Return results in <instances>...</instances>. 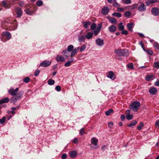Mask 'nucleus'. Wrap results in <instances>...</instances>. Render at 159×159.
I'll return each mask as SVG.
<instances>
[{"mask_svg":"<svg viewBox=\"0 0 159 159\" xmlns=\"http://www.w3.org/2000/svg\"><path fill=\"white\" fill-rule=\"evenodd\" d=\"M9 99L8 98H6L0 100V104H2L4 103H7L9 102Z\"/></svg>","mask_w":159,"mask_h":159,"instance_id":"obj_25","label":"nucleus"},{"mask_svg":"<svg viewBox=\"0 0 159 159\" xmlns=\"http://www.w3.org/2000/svg\"><path fill=\"white\" fill-rule=\"evenodd\" d=\"M55 83V81L52 79H49L48 81V84L50 85H53Z\"/></svg>","mask_w":159,"mask_h":159,"instance_id":"obj_34","label":"nucleus"},{"mask_svg":"<svg viewBox=\"0 0 159 159\" xmlns=\"http://www.w3.org/2000/svg\"><path fill=\"white\" fill-rule=\"evenodd\" d=\"M155 125L156 127H159V120L156 121L155 123Z\"/></svg>","mask_w":159,"mask_h":159,"instance_id":"obj_63","label":"nucleus"},{"mask_svg":"<svg viewBox=\"0 0 159 159\" xmlns=\"http://www.w3.org/2000/svg\"><path fill=\"white\" fill-rule=\"evenodd\" d=\"M86 48V45L85 44H84L82 45L80 48H79L80 51V52H83L85 49Z\"/></svg>","mask_w":159,"mask_h":159,"instance_id":"obj_40","label":"nucleus"},{"mask_svg":"<svg viewBox=\"0 0 159 159\" xmlns=\"http://www.w3.org/2000/svg\"><path fill=\"white\" fill-rule=\"evenodd\" d=\"M109 21L112 24H116L117 22L116 19L113 17H111L109 19Z\"/></svg>","mask_w":159,"mask_h":159,"instance_id":"obj_28","label":"nucleus"},{"mask_svg":"<svg viewBox=\"0 0 159 159\" xmlns=\"http://www.w3.org/2000/svg\"><path fill=\"white\" fill-rule=\"evenodd\" d=\"M25 12L28 15H30L31 13V11L30 10L28 9L27 8L25 11Z\"/></svg>","mask_w":159,"mask_h":159,"instance_id":"obj_55","label":"nucleus"},{"mask_svg":"<svg viewBox=\"0 0 159 159\" xmlns=\"http://www.w3.org/2000/svg\"><path fill=\"white\" fill-rule=\"evenodd\" d=\"M109 9L107 6L103 7L101 10L102 13L104 15L107 14L109 11Z\"/></svg>","mask_w":159,"mask_h":159,"instance_id":"obj_13","label":"nucleus"},{"mask_svg":"<svg viewBox=\"0 0 159 159\" xmlns=\"http://www.w3.org/2000/svg\"><path fill=\"white\" fill-rule=\"evenodd\" d=\"M140 104L139 102L135 101L130 104V109L133 111H136L140 107Z\"/></svg>","mask_w":159,"mask_h":159,"instance_id":"obj_4","label":"nucleus"},{"mask_svg":"<svg viewBox=\"0 0 159 159\" xmlns=\"http://www.w3.org/2000/svg\"><path fill=\"white\" fill-rule=\"evenodd\" d=\"M24 92L23 91H20L17 93L16 97L18 99L20 98L23 95Z\"/></svg>","mask_w":159,"mask_h":159,"instance_id":"obj_36","label":"nucleus"},{"mask_svg":"<svg viewBox=\"0 0 159 159\" xmlns=\"http://www.w3.org/2000/svg\"><path fill=\"white\" fill-rule=\"evenodd\" d=\"M51 61H45L41 62L39 66L46 67L50 66L51 64Z\"/></svg>","mask_w":159,"mask_h":159,"instance_id":"obj_6","label":"nucleus"},{"mask_svg":"<svg viewBox=\"0 0 159 159\" xmlns=\"http://www.w3.org/2000/svg\"><path fill=\"white\" fill-rule=\"evenodd\" d=\"M122 22H120L118 25V30H123L124 29V26L123 25Z\"/></svg>","mask_w":159,"mask_h":159,"instance_id":"obj_31","label":"nucleus"},{"mask_svg":"<svg viewBox=\"0 0 159 159\" xmlns=\"http://www.w3.org/2000/svg\"><path fill=\"white\" fill-rule=\"evenodd\" d=\"M138 4H134L130 5V10H133L136 9L138 7Z\"/></svg>","mask_w":159,"mask_h":159,"instance_id":"obj_39","label":"nucleus"},{"mask_svg":"<svg viewBox=\"0 0 159 159\" xmlns=\"http://www.w3.org/2000/svg\"><path fill=\"white\" fill-rule=\"evenodd\" d=\"M134 24L133 23H128L127 24V27L128 30L131 32H132V28L134 26Z\"/></svg>","mask_w":159,"mask_h":159,"instance_id":"obj_18","label":"nucleus"},{"mask_svg":"<svg viewBox=\"0 0 159 159\" xmlns=\"http://www.w3.org/2000/svg\"><path fill=\"white\" fill-rule=\"evenodd\" d=\"M107 76L112 80H114L115 79V76L113 72L112 71H109L107 73Z\"/></svg>","mask_w":159,"mask_h":159,"instance_id":"obj_16","label":"nucleus"},{"mask_svg":"<svg viewBox=\"0 0 159 159\" xmlns=\"http://www.w3.org/2000/svg\"><path fill=\"white\" fill-rule=\"evenodd\" d=\"M91 23L90 21L83 22L82 24L84 28L87 29L89 28V26L91 25Z\"/></svg>","mask_w":159,"mask_h":159,"instance_id":"obj_15","label":"nucleus"},{"mask_svg":"<svg viewBox=\"0 0 159 159\" xmlns=\"http://www.w3.org/2000/svg\"><path fill=\"white\" fill-rule=\"evenodd\" d=\"M2 4L4 7L6 8L7 7V4L5 1H3L2 2Z\"/></svg>","mask_w":159,"mask_h":159,"instance_id":"obj_62","label":"nucleus"},{"mask_svg":"<svg viewBox=\"0 0 159 159\" xmlns=\"http://www.w3.org/2000/svg\"><path fill=\"white\" fill-rule=\"evenodd\" d=\"M6 120V117L5 116H3L2 118L0 119V123L1 124H3L5 122Z\"/></svg>","mask_w":159,"mask_h":159,"instance_id":"obj_46","label":"nucleus"},{"mask_svg":"<svg viewBox=\"0 0 159 159\" xmlns=\"http://www.w3.org/2000/svg\"><path fill=\"white\" fill-rule=\"evenodd\" d=\"M16 12L17 17H20L22 15L21 9L19 7H17L16 9Z\"/></svg>","mask_w":159,"mask_h":159,"instance_id":"obj_20","label":"nucleus"},{"mask_svg":"<svg viewBox=\"0 0 159 159\" xmlns=\"http://www.w3.org/2000/svg\"><path fill=\"white\" fill-rule=\"evenodd\" d=\"M17 27V24L16 20L13 21L10 20L6 19L2 25V27L6 30L10 31L16 30Z\"/></svg>","mask_w":159,"mask_h":159,"instance_id":"obj_1","label":"nucleus"},{"mask_svg":"<svg viewBox=\"0 0 159 159\" xmlns=\"http://www.w3.org/2000/svg\"><path fill=\"white\" fill-rule=\"evenodd\" d=\"M121 34H123L126 35L128 34V32L127 30H123L121 32Z\"/></svg>","mask_w":159,"mask_h":159,"instance_id":"obj_54","label":"nucleus"},{"mask_svg":"<svg viewBox=\"0 0 159 159\" xmlns=\"http://www.w3.org/2000/svg\"><path fill=\"white\" fill-rule=\"evenodd\" d=\"M125 9L121 7H118L117 9V11L118 12H123L124 11Z\"/></svg>","mask_w":159,"mask_h":159,"instance_id":"obj_50","label":"nucleus"},{"mask_svg":"<svg viewBox=\"0 0 159 159\" xmlns=\"http://www.w3.org/2000/svg\"><path fill=\"white\" fill-rule=\"evenodd\" d=\"M153 46L154 48L159 50V44L157 42H155L153 43Z\"/></svg>","mask_w":159,"mask_h":159,"instance_id":"obj_44","label":"nucleus"},{"mask_svg":"<svg viewBox=\"0 0 159 159\" xmlns=\"http://www.w3.org/2000/svg\"><path fill=\"white\" fill-rule=\"evenodd\" d=\"M79 49V47H75L74 49H73L70 53V56L72 57L76 54L78 52Z\"/></svg>","mask_w":159,"mask_h":159,"instance_id":"obj_14","label":"nucleus"},{"mask_svg":"<svg viewBox=\"0 0 159 159\" xmlns=\"http://www.w3.org/2000/svg\"><path fill=\"white\" fill-rule=\"evenodd\" d=\"M112 15L114 16H116L118 18L120 17L121 16V14L119 12H114L112 14Z\"/></svg>","mask_w":159,"mask_h":159,"instance_id":"obj_33","label":"nucleus"},{"mask_svg":"<svg viewBox=\"0 0 159 159\" xmlns=\"http://www.w3.org/2000/svg\"><path fill=\"white\" fill-rule=\"evenodd\" d=\"M157 89L155 87H152L149 89V93L151 94H155L157 92Z\"/></svg>","mask_w":159,"mask_h":159,"instance_id":"obj_19","label":"nucleus"},{"mask_svg":"<svg viewBox=\"0 0 159 159\" xmlns=\"http://www.w3.org/2000/svg\"><path fill=\"white\" fill-rule=\"evenodd\" d=\"M138 7V10L140 12L144 11L146 9V6L143 3H141Z\"/></svg>","mask_w":159,"mask_h":159,"instance_id":"obj_8","label":"nucleus"},{"mask_svg":"<svg viewBox=\"0 0 159 159\" xmlns=\"http://www.w3.org/2000/svg\"><path fill=\"white\" fill-rule=\"evenodd\" d=\"M153 67L157 69H159V61H157L154 63Z\"/></svg>","mask_w":159,"mask_h":159,"instance_id":"obj_35","label":"nucleus"},{"mask_svg":"<svg viewBox=\"0 0 159 159\" xmlns=\"http://www.w3.org/2000/svg\"><path fill=\"white\" fill-rule=\"evenodd\" d=\"M113 5L115 7H117L120 6V4H119L116 2H113Z\"/></svg>","mask_w":159,"mask_h":159,"instance_id":"obj_56","label":"nucleus"},{"mask_svg":"<svg viewBox=\"0 0 159 159\" xmlns=\"http://www.w3.org/2000/svg\"><path fill=\"white\" fill-rule=\"evenodd\" d=\"M90 26V29L91 30H94L95 29L96 27V25L94 23H93L92 24H91Z\"/></svg>","mask_w":159,"mask_h":159,"instance_id":"obj_45","label":"nucleus"},{"mask_svg":"<svg viewBox=\"0 0 159 159\" xmlns=\"http://www.w3.org/2000/svg\"><path fill=\"white\" fill-rule=\"evenodd\" d=\"M98 139L95 137H93L91 139V144L93 145L94 146V148H96L98 147Z\"/></svg>","mask_w":159,"mask_h":159,"instance_id":"obj_9","label":"nucleus"},{"mask_svg":"<svg viewBox=\"0 0 159 159\" xmlns=\"http://www.w3.org/2000/svg\"><path fill=\"white\" fill-rule=\"evenodd\" d=\"M55 59L58 62L63 61L65 60V58L61 56L58 55L56 57Z\"/></svg>","mask_w":159,"mask_h":159,"instance_id":"obj_17","label":"nucleus"},{"mask_svg":"<svg viewBox=\"0 0 159 159\" xmlns=\"http://www.w3.org/2000/svg\"><path fill=\"white\" fill-rule=\"evenodd\" d=\"M71 65V62L70 61H67L64 64V66L66 67H69Z\"/></svg>","mask_w":159,"mask_h":159,"instance_id":"obj_51","label":"nucleus"},{"mask_svg":"<svg viewBox=\"0 0 159 159\" xmlns=\"http://www.w3.org/2000/svg\"><path fill=\"white\" fill-rule=\"evenodd\" d=\"M130 111L129 110H127L126 111V118L128 120H132L133 118V115H130Z\"/></svg>","mask_w":159,"mask_h":159,"instance_id":"obj_12","label":"nucleus"},{"mask_svg":"<svg viewBox=\"0 0 159 159\" xmlns=\"http://www.w3.org/2000/svg\"><path fill=\"white\" fill-rule=\"evenodd\" d=\"M147 52L150 55H153V52L151 50H147Z\"/></svg>","mask_w":159,"mask_h":159,"instance_id":"obj_59","label":"nucleus"},{"mask_svg":"<svg viewBox=\"0 0 159 159\" xmlns=\"http://www.w3.org/2000/svg\"><path fill=\"white\" fill-rule=\"evenodd\" d=\"M95 43L97 45L99 46H102L104 44L103 40L100 38H98L96 40Z\"/></svg>","mask_w":159,"mask_h":159,"instance_id":"obj_10","label":"nucleus"},{"mask_svg":"<svg viewBox=\"0 0 159 159\" xmlns=\"http://www.w3.org/2000/svg\"><path fill=\"white\" fill-rule=\"evenodd\" d=\"M108 30L110 32L113 33L116 30V28L115 26L112 25L109 27Z\"/></svg>","mask_w":159,"mask_h":159,"instance_id":"obj_21","label":"nucleus"},{"mask_svg":"<svg viewBox=\"0 0 159 159\" xmlns=\"http://www.w3.org/2000/svg\"><path fill=\"white\" fill-rule=\"evenodd\" d=\"M19 5L20 7H22L24 6V3L23 1H21L19 3Z\"/></svg>","mask_w":159,"mask_h":159,"instance_id":"obj_61","label":"nucleus"},{"mask_svg":"<svg viewBox=\"0 0 159 159\" xmlns=\"http://www.w3.org/2000/svg\"><path fill=\"white\" fill-rule=\"evenodd\" d=\"M93 35V33L92 32H89L85 35V37L88 39H91Z\"/></svg>","mask_w":159,"mask_h":159,"instance_id":"obj_23","label":"nucleus"},{"mask_svg":"<svg viewBox=\"0 0 159 159\" xmlns=\"http://www.w3.org/2000/svg\"><path fill=\"white\" fill-rule=\"evenodd\" d=\"M84 133V130L83 128L81 129L80 131V134L81 135H82Z\"/></svg>","mask_w":159,"mask_h":159,"instance_id":"obj_60","label":"nucleus"},{"mask_svg":"<svg viewBox=\"0 0 159 159\" xmlns=\"http://www.w3.org/2000/svg\"><path fill=\"white\" fill-rule=\"evenodd\" d=\"M131 15V12L129 11L125 12L124 14L125 16L127 18H129Z\"/></svg>","mask_w":159,"mask_h":159,"instance_id":"obj_37","label":"nucleus"},{"mask_svg":"<svg viewBox=\"0 0 159 159\" xmlns=\"http://www.w3.org/2000/svg\"><path fill=\"white\" fill-rule=\"evenodd\" d=\"M152 13L155 16L159 15V9L157 7H153L151 10Z\"/></svg>","mask_w":159,"mask_h":159,"instance_id":"obj_11","label":"nucleus"},{"mask_svg":"<svg viewBox=\"0 0 159 159\" xmlns=\"http://www.w3.org/2000/svg\"><path fill=\"white\" fill-rule=\"evenodd\" d=\"M112 112H113V110L112 109H110L108 111H106L105 114L107 116H108Z\"/></svg>","mask_w":159,"mask_h":159,"instance_id":"obj_43","label":"nucleus"},{"mask_svg":"<svg viewBox=\"0 0 159 159\" xmlns=\"http://www.w3.org/2000/svg\"><path fill=\"white\" fill-rule=\"evenodd\" d=\"M5 37L7 40H9L11 38V35L9 32L5 31L2 32L0 36L1 40L4 42H5L7 41V40L4 38Z\"/></svg>","mask_w":159,"mask_h":159,"instance_id":"obj_3","label":"nucleus"},{"mask_svg":"<svg viewBox=\"0 0 159 159\" xmlns=\"http://www.w3.org/2000/svg\"><path fill=\"white\" fill-rule=\"evenodd\" d=\"M85 39V36H79L78 37V41L80 42H82L84 41Z\"/></svg>","mask_w":159,"mask_h":159,"instance_id":"obj_30","label":"nucleus"},{"mask_svg":"<svg viewBox=\"0 0 159 159\" xmlns=\"http://www.w3.org/2000/svg\"><path fill=\"white\" fill-rule=\"evenodd\" d=\"M36 5L38 7L42 6L43 4V2L41 0H39L36 2Z\"/></svg>","mask_w":159,"mask_h":159,"instance_id":"obj_42","label":"nucleus"},{"mask_svg":"<svg viewBox=\"0 0 159 159\" xmlns=\"http://www.w3.org/2000/svg\"><path fill=\"white\" fill-rule=\"evenodd\" d=\"M77 155V152L75 151H71L70 153V156L72 158L74 157Z\"/></svg>","mask_w":159,"mask_h":159,"instance_id":"obj_29","label":"nucleus"},{"mask_svg":"<svg viewBox=\"0 0 159 159\" xmlns=\"http://www.w3.org/2000/svg\"><path fill=\"white\" fill-rule=\"evenodd\" d=\"M55 89L58 92H59L61 90V87L59 85L56 86Z\"/></svg>","mask_w":159,"mask_h":159,"instance_id":"obj_53","label":"nucleus"},{"mask_svg":"<svg viewBox=\"0 0 159 159\" xmlns=\"http://www.w3.org/2000/svg\"><path fill=\"white\" fill-rule=\"evenodd\" d=\"M115 52L118 55L124 57H127L128 56V51L126 49H115Z\"/></svg>","mask_w":159,"mask_h":159,"instance_id":"obj_2","label":"nucleus"},{"mask_svg":"<svg viewBox=\"0 0 159 159\" xmlns=\"http://www.w3.org/2000/svg\"><path fill=\"white\" fill-rule=\"evenodd\" d=\"M67 157L66 154L64 153L62 155L61 158V159H66Z\"/></svg>","mask_w":159,"mask_h":159,"instance_id":"obj_57","label":"nucleus"},{"mask_svg":"<svg viewBox=\"0 0 159 159\" xmlns=\"http://www.w3.org/2000/svg\"><path fill=\"white\" fill-rule=\"evenodd\" d=\"M143 123L142 122H141L140 123V125L137 127V129L139 130H141L143 127Z\"/></svg>","mask_w":159,"mask_h":159,"instance_id":"obj_48","label":"nucleus"},{"mask_svg":"<svg viewBox=\"0 0 159 159\" xmlns=\"http://www.w3.org/2000/svg\"><path fill=\"white\" fill-rule=\"evenodd\" d=\"M19 90V88H16L15 89L11 88L8 90V93L12 96L16 95Z\"/></svg>","mask_w":159,"mask_h":159,"instance_id":"obj_5","label":"nucleus"},{"mask_svg":"<svg viewBox=\"0 0 159 159\" xmlns=\"http://www.w3.org/2000/svg\"><path fill=\"white\" fill-rule=\"evenodd\" d=\"M102 23H99L98 25L97 28L94 30L93 31V34L95 36H97L100 32V30L102 28Z\"/></svg>","mask_w":159,"mask_h":159,"instance_id":"obj_7","label":"nucleus"},{"mask_svg":"<svg viewBox=\"0 0 159 159\" xmlns=\"http://www.w3.org/2000/svg\"><path fill=\"white\" fill-rule=\"evenodd\" d=\"M157 1V0H148L145 2V3L147 6H149L151 4L154 3Z\"/></svg>","mask_w":159,"mask_h":159,"instance_id":"obj_22","label":"nucleus"},{"mask_svg":"<svg viewBox=\"0 0 159 159\" xmlns=\"http://www.w3.org/2000/svg\"><path fill=\"white\" fill-rule=\"evenodd\" d=\"M128 67L130 69H133V65L132 63H130L127 65Z\"/></svg>","mask_w":159,"mask_h":159,"instance_id":"obj_52","label":"nucleus"},{"mask_svg":"<svg viewBox=\"0 0 159 159\" xmlns=\"http://www.w3.org/2000/svg\"><path fill=\"white\" fill-rule=\"evenodd\" d=\"M122 3L126 4H130L131 3V0H122Z\"/></svg>","mask_w":159,"mask_h":159,"instance_id":"obj_41","label":"nucleus"},{"mask_svg":"<svg viewBox=\"0 0 159 159\" xmlns=\"http://www.w3.org/2000/svg\"><path fill=\"white\" fill-rule=\"evenodd\" d=\"M23 80L24 82L27 83H28L29 82V81H30V78L29 77H27L25 78H24L23 79Z\"/></svg>","mask_w":159,"mask_h":159,"instance_id":"obj_47","label":"nucleus"},{"mask_svg":"<svg viewBox=\"0 0 159 159\" xmlns=\"http://www.w3.org/2000/svg\"><path fill=\"white\" fill-rule=\"evenodd\" d=\"M137 123V121L136 120H133L131 121L130 123L127 125V126L129 127H131L134 126Z\"/></svg>","mask_w":159,"mask_h":159,"instance_id":"obj_27","label":"nucleus"},{"mask_svg":"<svg viewBox=\"0 0 159 159\" xmlns=\"http://www.w3.org/2000/svg\"><path fill=\"white\" fill-rule=\"evenodd\" d=\"M78 142V139L75 138L73 141L72 142L74 143H76Z\"/></svg>","mask_w":159,"mask_h":159,"instance_id":"obj_64","label":"nucleus"},{"mask_svg":"<svg viewBox=\"0 0 159 159\" xmlns=\"http://www.w3.org/2000/svg\"><path fill=\"white\" fill-rule=\"evenodd\" d=\"M74 47L72 45H69L67 48V50L68 52H72L73 49Z\"/></svg>","mask_w":159,"mask_h":159,"instance_id":"obj_38","label":"nucleus"},{"mask_svg":"<svg viewBox=\"0 0 159 159\" xmlns=\"http://www.w3.org/2000/svg\"><path fill=\"white\" fill-rule=\"evenodd\" d=\"M125 118V116L124 114H122L120 116V119L122 121H124Z\"/></svg>","mask_w":159,"mask_h":159,"instance_id":"obj_58","label":"nucleus"},{"mask_svg":"<svg viewBox=\"0 0 159 159\" xmlns=\"http://www.w3.org/2000/svg\"><path fill=\"white\" fill-rule=\"evenodd\" d=\"M154 75H147L145 77V79L147 81L152 80L153 79Z\"/></svg>","mask_w":159,"mask_h":159,"instance_id":"obj_26","label":"nucleus"},{"mask_svg":"<svg viewBox=\"0 0 159 159\" xmlns=\"http://www.w3.org/2000/svg\"><path fill=\"white\" fill-rule=\"evenodd\" d=\"M18 99L16 97H12L10 99V101L11 102L15 103Z\"/></svg>","mask_w":159,"mask_h":159,"instance_id":"obj_32","label":"nucleus"},{"mask_svg":"<svg viewBox=\"0 0 159 159\" xmlns=\"http://www.w3.org/2000/svg\"><path fill=\"white\" fill-rule=\"evenodd\" d=\"M69 52L67 51H63L62 53L65 58H67L69 56L70 54Z\"/></svg>","mask_w":159,"mask_h":159,"instance_id":"obj_24","label":"nucleus"},{"mask_svg":"<svg viewBox=\"0 0 159 159\" xmlns=\"http://www.w3.org/2000/svg\"><path fill=\"white\" fill-rule=\"evenodd\" d=\"M40 71L39 70L37 69L34 72V75L35 76H38L39 74Z\"/></svg>","mask_w":159,"mask_h":159,"instance_id":"obj_49","label":"nucleus"}]
</instances>
